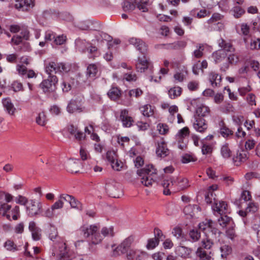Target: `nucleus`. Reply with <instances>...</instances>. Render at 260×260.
Here are the masks:
<instances>
[{
	"mask_svg": "<svg viewBox=\"0 0 260 260\" xmlns=\"http://www.w3.org/2000/svg\"><path fill=\"white\" fill-rule=\"evenodd\" d=\"M71 69V65L65 62L51 61L46 64V72L49 76L47 79L42 81L39 86L52 100H56L58 98L56 92L58 79L53 74L67 73L70 71Z\"/></svg>",
	"mask_w": 260,
	"mask_h": 260,
	"instance_id": "obj_1",
	"label": "nucleus"
},
{
	"mask_svg": "<svg viewBox=\"0 0 260 260\" xmlns=\"http://www.w3.org/2000/svg\"><path fill=\"white\" fill-rule=\"evenodd\" d=\"M164 193L166 195L171 194V191L176 192L186 189L189 186L188 181L186 178L168 177L162 183Z\"/></svg>",
	"mask_w": 260,
	"mask_h": 260,
	"instance_id": "obj_2",
	"label": "nucleus"
},
{
	"mask_svg": "<svg viewBox=\"0 0 260 260\" xmlns=\"http://www.w3.org/2000/svg\"><path fill=\"white\" fill-rule=\"evenodd\" d=\"M138 176L142 177L141 182L146 186H151L157 179V170L152 164H149L145 168L137 171Z\"/></svg>",
	"mask_w": 260,
	"mask_h": 260,
	"instance_id": "obj_3",
	"label": "nucleus"
},
{
	"mask_svg": "<svg viewBox=\"0 0 260 260\" xmlns=\"http://www.w3.org/2000/svg\"><path fill=\"white\" fill-rule=\"evenodd\" d=\"M82 232L85 237L89 238L90 242L94 245L100 243L102 240V237L98 232V228L94 225L83 226L81 228Z\"/></svg>",
	"mask_w": 260,
	"mask_h": 260,
	"instance_id": "obj_4",
	"label": "nucleus"
},
{
	"mask_svg": "<svg viewBox=\"0 0 260 260\" xmlns=\"http://www.w3.org/2000/svg\"><path fill=\"white\" fill-rule=\"evenodd\" d=\"M76 44L78 50L82 53L87 52L88 53V57L94 59L97 54V48L92 46L91 44L85 40H78L76 41Z\"/></svg>",
	"mask_w": 260,
	"mask_h": 260,
	"instance_id": "obj_5",
	"label": "nucleus"
},
{
	"mask_svg": "<svg viewBox=\"0 0 260 260\" xmlns=\"http://www.w3.org/2000/svg\"><path fill=\"white\" fill-rule=\"evenodd\" d=\"M148 54H143L138 57L136 60L135 67L137 72L143 73L146 70L152 71L153 66L151 62Z\"/></svg>",
	"mask_w": 260,
	"mask_h": 260,
	"instance_id": "obj_6",
	"label": "nucleus"
},
{
	"mask_svg": "<svg viewBox=\"0 0 260 260\" xmlns=\"http://www.w3.org/2000/svg\"><path fill=\"white\" fill-rule=\"evenodd\" d=\"M56 247L58 249L57 256L59 260H72L74 257L73 252L64 242H59Z\"/></svg>",
	"mask_w": 260,
	"mask_h": 260,
	"instance_id": "obj_7",
	"label": "nucleus"
},
{
	"mask_svg": "<svg viewBox=\"0 0 260 260\" xmlns=\"http://www.w3.org/2000/svg\"><path fill=\"white\" fill-rule=\"evenodd\" d=\"M42 205L41 202L31 200L26 207L27 214L30 217L40 215L42 213Z\"/></svg>",
	"mask_w": 260,
	"mask_h": 260,
	"instance_id": "obj_8",
	"label": "nucleus"
},
{
	"mask_svg": "<svg viewBox=\"0 0 260 260\" xmlns=\"http://www.w3.org/2000/svg\"><path fill=\"white\" fill-rule=\"evenodd\" d=\"M234 164L236 166H240L248 159L247 150L240 148L238 149L236 153H234L232 157Z\"/></svg>",
	"mask_w": 260,
	"mask_h": 260,
	"instance_id": "obj_9",
	"label": "nucleus"
},
{
	"mask_svg": "<svg viewBox=\"0 0 260 260\" xmlns=\"http://www.w3.org/2000/svg\"><path fill=\"white\" fill-rule=\"evenodd\" d=\"M105 189L109 195L114 198H118L120 195L121 186L119 183L114 181L107 183Z\"/></svg>",
	"mask_w": 260,
	"mask_h": 260,
	"instance_id": "obj_10",
	"label": "nucleus"
},
{
	"mask_svg": "<svg viewBox=\"0 0 260 260\" xmlns=\"http://www.w3.org/2000/svg\"><path fill=\"white\" fill-rule=\"evenodd\" d=\"M131 45L134 46L141 55L143 54H148V46L146 44L140 39L131 38Z\"/></svg>",
	"mask_w": 260,
	"mask_h": 260,
	"instance_id": "obj_11",
	"label": "nucleus"
},
{
	"mask_svg": "<svg viewBox=\"0 0 260 260\" xmlns=\"http://www.w3.org/2000/svg\"><path fill=\"white\" fill-rule=\"evenodd\" d=\"M130 249V239L129 237L126 238L123 241L116 247L114 250L113 254L116 255V253H117L118 255L120 254H126L127 258L129 254L128 251Z\"/></svg>",
	"mask_w": 260,
	"mask_h": 260,
	"instance_id": "obj_12",
	"label": "nucleus"
},
{
	"mask_svg": "<svg viewBox=\"0 0 260 260\" xmlns=\"http://www.w3.org/2000/svg\"><path fill=\"white\" fill-rule=\"evenodd\" d=\"M218 133L224 139L228 140L234 138V132L229 128L224 123L223 120L219 122Z\"/></svg>",
	"mask_w": 260,
	"mask_h": 260,
	"instance_id": "obj_13",
	"label": "nucleus"
},
{
	"mask_svg": "<svg viewBox=\"0 0 260 260\" xmlns=\"http://www.w3.org/2000/svg\"><path fill=\"white\" fill-rule=\"evenodd\" d=\"M195 121L193 123V127L197 132L203 133L208 128V123L203 118L194 117Z\"/></svg>",
	"mask_w": 260,
	"mask_h": 260,
	"instance_id": "obj_14",
	"label": "nucleus"
},
{
	"mask_svg": "<svg viewBox=\"0 0 260 260\" xmlns=\"http://www.w3.org/2000/svg\"><path fill=\"white\" fill-rule=\"evenodd\" d=\"M157 155L160 157H165L169 155V150L167 148L166 143L163 139L157 142V146L156 149Z\"/></svg>",
	"mask_w": 260,
	"mask_h": 260,
	"instance_id": "obj_15",
	"label": "nucleus"
},
{
	"mask_svg": "<svg viewBox=\"0 0 260 260\" xmlns=\"http://www.w3.org/2000/svg\"><path fill=\"white\" fill-rule=\"evenodd\" d=\"M68 130L70 134L74 136L75 139L78 141H81L85 138V134L82 132L79 131L77 126L73 124L68 126Z\"/></svg>",
	"mask_w": 260,
	"mask_h": 260,
	"instance_id": "obj_16",
	"label": "nucleus"
},
{
	"mask_svg": "<svg viewBox=\"0 0 260 260\" xmlns=\"http://www.w3.org/2000/svg\"><path fill=\"white\" fill-rule=\"evenodd\" d=\"M149 5V0H134V3H131V9L133 7H137L142 12H146L148 11Z\"/></svg>",
	"mask_w": 260,
	"mask_h": 260,
	"instance_id": "obj_17",
	"label": "nucleus"
},
{
	"mask_svg": "<svg viewBox=\"0 0 260 260\" xmlns=\"http://www.w3.org/2000/svg\"><path fill=\"white\" fill-rule=\"evenodd\" d=\"M215 200V198H213ZM228 204L224 201H219L218 203L214 201V210L219 214H225L228 212Z\"/></svg>",
	"mask_w": 260,
	"mask_h": 260,
	"instance_id": "obj_18",
	"label": "nucleus"
},
{
	"mask_svg": "<svg viewBox=\"0 0 260 260\" xmlns=\"http://www.w3.org/2000/svg\"><path fill=\"white\" fill-rule=\"evenodd\" d=\"M15 8L23 11L27 10L28 8L33 7L32 0H15Z\"/></svg>",
	"mask_w": 260,
	"mask_h": 260,
	"instance_id": "obj_19",
	"label": "nucleus"
},
{
	"mask_svg": "<svg viewBox=\"0 0 260 260\" xmlns=\"http://www.w3.org/2000/svg\"><path fill=\"white\" fill-rule=\"evenodd\" d=\"M215 223L211 220H205L199 224V230L203 232L207 230L208 231H214L216 232L217 229L214 228Z\"/></svg>",
	"mask_w": 260,
	"mask_h": 260,
	"instance_id": "obj_20",
	"label": "nucleus"
},
{
	"mask_svg": "<svg viewBox=\"0 0 260 260\" xmlns=\"http://www.w3.org/2000/svg\"><path fill=\"white\" fill-rule=\"evenodd\" d=\"M191 252L190 248L182 246H178L175 250L176 254L183 258H190Z\"/></svg>",
	"mask_w": 260,
	"mask_h": 260,
	"instance_id": "obj_21",
	"label": "nucleus"
},
{
	"mask_svg": "<svg viewBox=\"0 0 260 260\" xmlns=\"http://www.w3.org/2000/svg\"><path fill=\"white\" fill-rule=\"evenodd\" d=\"M2 103L5 110L9 114L12 115L14 114L16 108L14 107L10 98L3 99Z\"/></svg>",
	"mask_w": 260,
	"mask_h": 260,
	"instance_id": "obj_22",
	"label": "nucleus"
},
{
	"mask_svg": "<svg viewBox=\"0 0 260 260\" xmlns=\"http://www.w3.org/2000/svg\"><path fill=\"white\" fill-rule=\"evenodd\" d=\"M211 252L208 253L202 247H198L196 252V256L199 260H213L210 255Z\"/></svg>",
	"mask_w": 260,
	"mask_h": 260,
	"instance_id": "obj_23",
	"label": "nucleus"
},
{
	"mask_svg": "<svg viewBox=\"0 0 260 260\" xmlns=\"http://www.w3.org/2000/svg\"><path fill=\"white\" fill-rule=\"evenodd\" d=\"M133 156L135 157L133 158L135 167L138 169L142 167L144 164V158L141 156L137 155V153L135 152V150L131 148V157Z\"/></svg>",
	"mask_w": 260,
	"mask_h": 260,
	"instance_id": "obj_24",
	"label": "nucleus"
},
{
	"mask_svg": "<svg viewBox=\"0 0 260 260\" xmlns=\"http://www.w3.org/2000/svg\"><path fill=\"white\" fill-rule=\"evenodd\" d=\"M140 111L143 116L149 117L154 114V107L151 105H145L140 108Z\"/></svg>",
	"mask_w": 260,
	"mask_h": 260,
	"instance_id": "obj_25",
	"label": "nucleus"
},
{
	"mask_svg": "<svg viewBox=\"0 0 260 260\" xmlns=\"http://www.w3.org/2000/svg\"><path fill=\"white\" fill-rule=\"evenodd\" d=\"M218 221L220 225L223 228L234 224L232 218L225 214H220V217L218 219Z\"/></svg>",
	"mask_w": 260,
	"mask_h": 260,
	"instance_id": "obj_26",
	"label": "nucleus"
},
{
	"mask_svg": "<svg viewBox=\"0 0 260 260\" xmlns=\"http://www.w3.org/2000/svg\"><path fill=\"white\" fill-rule=\"evenodd\" d=\"M209 112L210 109L208 107L204 105H199L196 109V114L194 115V117H198L204 118V117L209 115Z\"/></svg>",
	"mask_w": 260,
	"mask_h": 260,
	"instance_id": "obj_27",
	"label": "nucleus"
},
{
	"mask_svg": "<svg viewBox=\"0 0 260 260\" xmlns=\"http://www.w3.org/2000/svg\"><path fill=\"white\" fill-rule=\"evenodd\" d=\"M220 152L222 157L224 159L232 158L233 154L228 143H225L221 146Z\"/></svg>",
	"mask_w": 260,
	"mask_h": 260,
	"instance_id": "obj_28",
	"label": "nucleus"
},
{
	"mask_svg": "<svg viewBox=\"0 0 260 260\" xmlns=\"http://www.w3.org/2000/svg\"><path fill=\"white\" fill-rule=\"evenodd\" d=\"M229 63H225L221 67V70L225 71L229 68V63L236 64L239 61V58L237 54H230L228 57Z\"/></svg>",
	"mask_w": 260,
	"mask_h": 260,
	"instance_id": "obj_29",
	"label": "nucleus"
},
{
	"mask_svg": "<svg viewBox=\"0 0 260 260\" xmlns=\"http://www.w3.org/2000/svg\"><path fill=\"white\" fill-rule=\"evenodd\" d=\"M218 43L219 46L222 49L221 50H223L224 52H232L234 51V48L232 44L223 39L220 38L219 39Z\"/></svg>",
	"mask_w": 260,
	"mask_h": 260,
	"instance_id": "obj_30",
	"label": "nucleus"
},
{
	"mask_svg": "<svg viewBox=\"0 0 260 260\" xmlns=\"http://www.w3.org/2000/svg\"><path fill=\"white\" fill-rule=\"evenodd\" d=\"M120 120L124 127H130V123H129L130 122V116H129L128 110L124 109L121 111Z\"/></svg>",
	"mask_w": 260,
	"mask_h": 260,
	"instance_id": "obj_31",
	"label": "nucleus"
},
{
	"mask_svg": "<svg viewBox=\"0 0 260 260\" xmlns=\"http://www.w3.org/2000/svg\"><path fill=\"white\" fill-rule=\"evenodd\" d=\"M209 80L213 87H217L221 81V77L215 72H211L209 75Z\"/></svg>",
	"mask_w": 260,
	"mask_h": 260,
	"instance_id": "obj_32",
	"label": "nucleus"
},
{
	"mask_svg": "<svg viewBox=\"0 0 260 260\" xmlns=\"http://www.w3.org/2000/svg\"><path fill=\"white\" fill-rule=\"evenodd\" d=\"M98 68L95 64L91 63L88 65L86 71V76L87 78L94 79L98 73Z\"/></svg>",
	"mask_w": 260,
	"mask_h": 260,
	"instance_id": "obj_33",
	"label": "nucleus"
},
{
	"mask_svg": "<svg viewBox=\"0 0 260 260\" xmlns=\"http://www.w3.org/2000/svg\"><path fill=\"white\" fill-rule=\"evenodd\" d=\"M107 94L111 100L115 101L120 97L121 91L117 87H112L108 92Z\"/></svg>",
	"mask_w": 260,
	"mask_h": 260,
	"instance_id": "obj_34",
	"label": "nucleus"
},
{
	"mask_svg": "<svg viewBox=\"0 0 260 260\" xmlns=\"http://www.w3.org/2000/svg\"><path fill=\"white\" fill-rule=\"evenodd\" d=\"M201 151L204 155H211L213 150V147L212 144H208L205 142L204 140H201Z\"/></svg>",
	"mask_w": 260,
	"mask_h": 260,
	"instance_id": "obj_35",
	"label": "nucleus"
},
{
	"mask_svg": "<svg viewBox=\"0 0 260 260\" xmlns=\"http://www.w3.org/2000/svg\"><path fill=\"white\" fill-rule=\"evenodd\" d=\"M188 75V71L187 68L183 67L181 70L176 72L174 75V78L176 80L179 82H182L186 77Z\"/></svg>",
	"mask_w": 260,
	"mask_h": 260,
	"instance_id": "obj_36",
	"label": "nucleus"
},
{
	"mask_svg": "<svg viewBox=\"0 0 260 260\" xmlns=\"http://www.w3.org/2000/svg\"><path fill=\"white\" fill-rule=\"evenodd\" d=\"M67 111L70 113H73L75 112H81V108L77 105V102L75 100H71L68 104L67 107Z\"/></svg>",
	"mask_w": 260,
	"mask_h": 260,
	"instance_id": "obj_37",
	"label": "nucleus"
},
{
	"mask_svg": "<svg viewBox=\"0 0 260 260\" xmlns=\"http://www.w3.org/2000/svg\"><path fill=\"white\" fill-rule=\"evenodd\" d=\"M226 54L223 50H218L212 54V57L216 63L220 62L225 59Z\"/></svg>",
	"mask_w": 260,
	"mask_h": 260,
	"instance_id": "obj_38",
	"label": "nucleus"
},
{
	"mask_svg": "<svg viewBox=\"0 0 260 260\" xmlns=\"http://www.w3.org/2000/svg\"><path fill=\"white\" fill-rule=\"evenodd\" d=\"M11 206L7 203L2 204L0 206V215L3 216H6L8 220H11V216L9 214H7L8 211L10 210Z\"/></svg>",
	"mask_w": 260,
	"mask_h": 260,
	"instance_id": "obj_39",
	"label": "nucleus"
},
{
	"mask_svg": "<svg viewBox=\"0 0 260 260\" xmlns=\"http://www.w3.org/2000/svg\"><path fill=\"white\" fill-rule=\"evenodd\" d=\"M4 247L9 251H16L20 249V245H17L13 241L8 240L4 243Z\"/></svg>",
	"mask_w": 260,
	"mask_h": 260,
	"instance_id": "obj_40",
	"label": "nucleus"
},
{
	"mask_svg": "<svg viewBox=\"0 0 260 260\" xmlns=\"http://www.w3.org/2000/svg\"><path fill=\"white\" fill-rule=\"evenodd\" d=\"M182 92V89L180 87H174L171 88L169 91L168 94L169 97L172 99H175V98L179 96Z\"/></svg>",
	"mask_w": 260,
	"mask_h": 260,
	"instance_id": "obj_41",
	"label": "nucleus"
},
{
	"mask_svg": "<svg viewBox=\"0 0 260 260\" xmlns=\"http://www.w3.org/2000/svg\"><path fill=\"white\" fill-rule=\"evenodd\" d=\"M235 224L234 225H231L229 226L228 229L225 232L226 236L232 240V241L235 240V238L237 237V234H236L235 230Z\"/></svg>",
	"mask_w": 260,
	"mask_h": 260,
	"instance_id": "obj_42",
	"label": "nucleus"
},
{
	"mask_svg": "<svg viewBox=\"0 0 260 260\" xmlns=\"http://www.w3.org/2000/svg\"><path fill=\"white\" fill-rule=\"evenodd\" d=\"M118 158V156L115 151L109 150L107 152L106 159L110 164H113V162Z\"/></svg>",
	"mask_w": 260,
	"mask_h": 260,
	"instance_id": "obj_43",
	"label": "nucleus"
},
{
	"mask_svg": "<svg viewBox=\"0 0 260 260\" xmlns=\"http://www.w3.org/2000/svg\"><path fill=\"white\" fill-rule=\"evenodd\" d=\"M189 132L188 127H184L178 131L176 135V138L177 139H183V138L189 135Z\"/></svg>",
	"mask_w": 260,
	"mask_h": 260,
	"instance_id": "obj_44",
	"label": "nucleus"
},
{
	"mask_svg": "<svg viewBox=\"0 0 260 260\" xmlns=\"http://www.w3.org/2000/svg\"><path fill=\"white\" fill-rule=\"evenodd\" d=\"M112 168L116 171H120L122 169L124 168V164L120 160L117 158L115 161L113 162V164H110Z\"/></svg>",
	"mask_w": 260,
	"mask_h": 260,
	"instance_id": "obj_45",
	"label": "nucleus"
},
{
	"mask_svg": "<svg viewBox=\"0 0 260 260\" xmlns=\"http://www.w3.org/2000/svg\"><path fill=\"white\" fill-rule=\"evenodd\" d=\"M49 238L52 241H54L58 238V232L55 226H50L49 230Z\"/></svg>",
	"mask_w": 260,
	"mask_h": 260,
	"instance_id": "obj_46",
	"label": "nucleus"
},
{
	"mask_svg": "<svg viewBox=\"0 0 260 260\" xmlns=\"http://www.w3.org/2000/svg\"><path fill=\"white\" fill-rule=\"evenodd\" d=\"M21 32L20 34L22 38V39L28 40H29L30 35H29V31L28 29L27 26H26L25 25L21 24V28L20 29Z\"/></svg>",
	"mask_w": 260,
	"mask_h": 260,
	"instance_id": "obj_47",
	"label": "nucleus"
},
{
	"mask_svg": "<svg viewBox=\"0 0 260 260\" xmlns=\"http://www.w3.org/2000/svg\"><path fill=\"white\" fill-rule=\"evenodd\" d=\"M213 242L208 238L204 239L201 241V246L200 247L206 249H210L213 246Z\"/></svg>",
	"mask_w": 260,
	"mask_h": 260,
	"instance_id": "obj_48",
	"label": "nucleus"
},
{
	"mask_svg": "<svg viewBox=\"0 0 260 260\" xmlns=\"http://www.w3.org/2000/svg\"><path fill=\"white\" fill-rule=\"evenodd\" d=\"M172 234L173 235L178 239L183 240L184 234L182 232L181 228L180 227H175L173 229Z\"/></svg>",
	"mask_w": 260,
	"mask_h": 260,
	"instance_id": "obj_49",
	"label": "nucleus"
},
{
	"mask_svg": "<svg viewBox=\"0 0 260 260\" xmlns=\"http://www.w3.org/2000/svg\"><path fill=\"white\" fill-rule=\"evenodd\" d=\"M158 240L154 239V238H150L148 240L146 248L148 250L153 249L156 247L158 245Z\"/></svg>",
	"mask_w": 260,
	"mask_h": 260,
	"instance_id": "obj_50",
	"label": "nucleus"
},
{
	"mask_svg": "<svg viewBox=\"0 0 260 260\" xmlns=\"http://www.w3.org/2000/svg\"><path fill=\"white\" fill-rule=\"evenodd\" d=\"M197 47L198 49L193 51V55L195 58H200L203 55L204 47L203 44H199Z\"/></svg>",
	"mask_w": 260,
	"mask_h": 260,
	"instance_id": "obj_51",
	"label": "nucleus"
},
{
	"mask_svg": "<svg viewBox=\"0 0 260 260\" xmlns=\"http://www.w3.org/2000/svg\"><path fill=\"white\" fill-rule=\"evenodd\" d=\"M61 86L63 92H68L71 90L72 84L68 80L64 79L61 84Z\"/></svg>",
	"mask_w": 260,
	"mask_h": 260,
	"instance_id": "obj_52",
	"label": "nucleus"
},
{
	"mask_svg": "<svg viewBox=\"0 0 260 260\" xmlns=\"http://www.w3.org/2000/svg\"><path fill=\"white\" fill-rule=\"evenodd\" d=\"M46 121V115L43 112L40 113L36 118V122L41 126L44 125Z\"/></svg>",
	"mask_w": 260,
	"mask_h": 260,
	"instance_id": "obj_53",
	"label": "nucleus"
},
{
	"mask_svg": "<svg viewBox=\"0 0 260 260\" xmlns=\"http://www.w3.org/2000/svg\"><path fill=\"white\" fill-rule=\"evenodd\" d=\"M131 258L135 260H144V254L138 250H131Z\"/></svg>",
	"mask_w": 260,
	"mask_h": 260,
	"instance_id": "obj_54",
	"label": "nucleus"
},
{
	"mask_svg": "<svg viewBox=\"0 0 260 260\" xmlns=\"http://www.w3.org/2000/svg\"><path fill=\"white\" fill-rule=\"evenodd\" d=\"M232 11L234 17L237 18L240 17L245 13V11L239 6L234 7Z\"/></svg>",
	"mask_w": 260,
	"mask_h": 260,
	"instance_id": "obj_55",
	"label": "nucleus"
},
{
	"mask_svg": "<svg viewBox=\"0 0 260 260\" xmlns=\"http://www.w3.org/2000/svg\"><path fill=\"white\" fill-rule=\"evenodd\" d=\"M223 18V16L219 13H214L212 15L211 17L208 20V23L211 24L216 22L218 21L221 20Z\"/></svg>",
	"mask_w": 260,
	"mask_h": 260,
	"instance_id": "obj_56",
	"label": "nucleus"
},
{
	"mask_svg": "<svg viewBox=\"0 0 260 260\" xmlns=\"http://www.w3.org/2000/svg\"><path fill=\"white\" fill-rule=\"evenodd\" d=\"M220 251L221 252V256L222 257H225L231 253L232 248L229 245H224L220 247Z\"/></svg>",
	"mask_w": 260,
	"mask_h": 260,
	"instance_id": "obj_57",
	"label": "nucleus"
},
{
	"mask_svg": "<svg viewBox=\"0 0 260 260\" xmlns=\"http://www.w3.org/2000/svg\"><path fill=\"white\" fill-rule=\"evenodd\" d=\"M197 158L190 154H185L182 156V162L184 164L195 161Z\"/></svg>",
	"mask_w": 260,
	"mask_h": 260,
	"instance_id": "obj_58",
	"label": "nucleus"
},
{
	"mask_svg": "<svg viewBox=\"0 0 260 260\" xmlns=\"http://www.w3.org/2000/svg\"><path fill=\"white\" fill-rule=\"evenodd\" d=\"M101 233L103 236H114L113 228L111 226L109 228L107 227H104L101 230Z\"/></svg>",
	"mask_w": 260,
	"mask_h": 260,
	"instance_id": "obj_59",
	"label": "nucleus"
},
{
	"mask_svg": "<svg viewBox=\"0 0 260 260\" xmlns=\"http://www.w3.org/2000/svg\"><path fill=\"white\" fill-rule=\"evenodd\" d=\"M196 9L192 10L191 11V14L192 15H197V17L198 18H202L206 17L209 13L206 9H202L199 12L196 13Z\"/></svg>",
	"mask_w": 260,
	"mask_h": 260,
	"instance_id": "obj_60",
	"label": "nucleus"
},
{
	"mask_svg": "<svg viewBox=\"0 0 260 260\" xmlns=\"http://www.w3.org/2000/svg\"><path fill=\"white\" fill-rule=\"evenodd\" d=\"M157 128L159 134L161 135H165L169 132V126L165 123H159L157 126Z\"/></svg>",
	"mask_w": 260,
	"mask_h": 260,
	"instance_id": "obj_61",
	"label": "nucleus"
},
{
	"mask_svg": "<svg viewBox=\"0 0 260 260\" xmlns=\"http://www.w3.org/2000/svg\"><path fill=\"white\" fill-rule=\"evenodd\" d=\"M189 236L190 238L193 241H198L200 237H201V234L200 232L198 231L197 230H192L189 232Z\"/></svg>",
	"mask_w": 260,
	"mask_h": 260,
	"instance_id": "obj_62",
	"label": "nucleus"
},
{
	"mask_svg": "<svg viewBox=\"0 0 260 260\" xmlns=\"http://www.w3.org/2000/svg\"><path fill=\"white\" fill-rule=\"evenodd\" d=\"M66 36L63 35H59L57 37L55 36L54 43L57 45H61L66 42Z\"/></svg>",
	"mask_w": 260,
	"mask_h": 260,
	"instance_id": "obj_63",
	"label": "nucleus"
},
{
	"mask_svg": "<svg viewBox=\"0 0 260 260\" xmlns=\"http://www.w3.org/2000/svg\"><path fill=\"white\" fill-rule=\"evenodd\" d=\"M11 88L15 92L23 90L22 84L17 81H15L12 83Z\"/></svg>",
	"mask_w": 260,
	"mask_h": 260,
	"instance_id": "obj_64",
	"label": "nucleus"
}]
</instances>
